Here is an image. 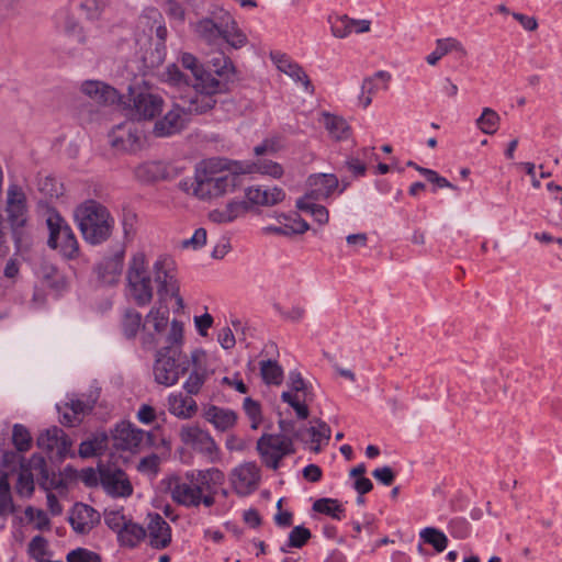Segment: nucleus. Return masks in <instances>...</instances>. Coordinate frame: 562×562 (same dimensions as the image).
I'll return each instance as SVG.
<instances>
[{"mask_svg":"<svg viewBox=\"0 0 562 562\" xmlns=\"http://www.w3.org/2000/svg\"><path fill=\"white\" fill-rule=\"evenodd\" d=\"M125 249L123 247L104 257L95 267L98 279L106 285L115 284L123 270Z\"/></svg>","mask_w":562,"mask_h":562,"instance_id":"obj_20","label":"nucleus"},{"mask_svg":"<svg viewBox=\"0 0 562 562\" xmlns=\"http://www.w3.org/2000/svg\"><path fill=\"white\" fill-rule=\"evenodd\" d=\"M12 442L18 451L26 452L32 446V437L26 427L15 424L12 430Z\"/></svg>","mask_w":562,"mask_h":562,"instance_id":"obj_50","label":"nucleus"},{"mask_svg":"<svg viewBox=\"0 0 562 562\" xmlns=\"http://www.w3.org/2000/svg\"><path fill=\"white\" fill-rule=\"evenodd\" d=\"M260 479L261 471L255 461L238 464L229 474L233 490L241 496H246L255 492L259 486Z\"/></svg>","mask_w":562,"mask_h":562,"instance_id":"obj_12","label":"nucleus"},{"mask_svg":"<svg viewBox=\"0 0 562 562\" xmlns=\"http://www.w3.org/2000/svg\"><path fill=\"white\" fill-rule=\"evenodd\" d=\"M225 482V474L217 468L190 470L182 475L168 479L167 488L171 499L184 507H212L217 488Z\"/></svg>","mask_w":562,"mask_h":562,"instance_id":"obj_1","label":"nucleus"},{"mask_svg":"<svg viewBox=\"0 0 562 562\" xmlns=\"http://www.w3.org/2000/svg\"><path fill=\"white\" fill-rule=\"evenodd\" d=\"M164 100L161 97L140 92L133 99L135 115L139 120H151L162 111Z\"/></svg>","mask_w":562,"mask_h":562,"instance_id":"obj_28","label":"nucleus"},{"mask_svg":"<svg viewBox=\"0 0 562 562\" xmlns=\"http://www.w3.org/2000/svg\"><path fill=\"white\" fill-rule=\"evenodd\" d=\"M390 75L386 71H378L372 77L366 78L361 86L359 104L366 109L371 102L373 95L380 90H386L390 81Z\"/></svg>","mask_w":562,"mask_h":562,"instance_id":"obj_33","label":"nucleus"},{"mask_svg":"<svg viewBox=\"0 0 562 562\" xmlns=\"http://www.w3.org/2000/svg\"><path fill=\"white\" fill-rule=\"evenodd\" d=\"M323 124L333 138L337 140L348 138L350 128L342 117L329 113H324Z\"/></svg>","mask_w":562,"mask_h":562,"instance_id":"obj_39","label":"nucleus"},{"mask_svg":"<svg viewBox=\"0 0 562 562\" xmlns=\"http://www.w3.org/2000/svg\"><path fill=\"white\" fill-rule=\"evenodd\" d=\"M104 521L106 526L117 535L119 531L123 529V527L130 521V519L124 516L122 509L105 510Z\"/></svg>","mask_w":562,"mask_h":562,"instance_id":"obj_55","label":"nucleus"},{"mask_svg":"<svg viewBox=\"0 0 562 562\" xmlns=\"http://www.w3.org/2000/svg\"><path fill=\"white\" fill-rule=\"evenodd\" d=\"M99 479L104 491L113 497H128L133 493V486L121 469L102 467L99 469Z\"/></svg>","mask_w":562,"mask_h":562,"instance_id":"obj_14","label":"nucleus"},{"mask_svg":"<svg viewBox=\"0 0 562 562\" xmlns=\"http://www.w3.org/2000/svg\"><path fill=\"white\" fill-rule=\"evenodd\" d=\"M271 58L280 71L288 75L295 82L301 83L306 92L314 93V86L307 74L297 63L293 61L285 54L280 53L271 54Z\"/></svg>","mask_w":562,"mask_h":562,"instance_id":"obj_23","label":"nucleus"},{"mask_svg":"<svg viewBox=\"0 0 562 562\" xmlns=\"http://www.w3.org/2000/svg\"><path fill=\"white\" fill-rule=\"evenodd\" d=\"M448 527L450 533L458 539H464L470 533V524L462 517L451 519Z\"/></svg>","mask_w":562,"mask_h":562,"instance_id":"obj_60","label":"nucleus"},{"mask_svg":"<svg viewBox=\"0 0 562 562\" xmlns=\"http://www.w3.org/2000/svg\"><path fill=\"white\" fill-rule=\"evenodd\" d=\"M113 148L123 151H135L140 147V135L133 122L116 125L109 134Z\"/></svg>","mask_w":562,"mask_h":562,"instance_id":"obj_18","label":"nucleus"},{"mask_svg":"<svg viewBox=\"0 0 562 562\" xmlns=\"http://www.w3.org/2000/svg\"><path fill=\"white\" fill-rule=\"evenodd\" d=\"M116 536L117 542L121 547L134 549L145 539L146 529L142 525L130 519Z\"/></svg>","mask_w":562,"mask_h":562,"instance_id":"obj_35","label":"nucleus"},{"mask_svg":"<svg viewBox=\"0 0 562 562\" xmlns=\"http://www.w3.org/2000/svg\"><path fill=\"white\" fill-rule=\"evenodd\" d=\"M127 290L132 300L138 306H147L154 299L155 274L153 265L144 251L132 255L126 271Z\"/></svg>","mask_w":562,"mask_h":562,"instance_id":"obj_5","label":"nucleus"},{"mask_svg":"<svg viewBox=\"0 0 562 562\" xmlns=\"http://www.w3.org/2000/svg\"><path fill=\"white\" fill-rule=\"evenodd\" d=\"M331 32L333 35L338 38H345L351 33H355L352 19L348 18L347 15L338 18L331 26Z\"/></svg>","mask_w":562,"mask_h":562,"instance_id":"obj_58","label":"nucleus"},{"mask_svg":"<svg viewBox=\"0 0 562 562\" xmlns=\"http://www.w3.org/2000/svg\"><path fill=\"white\" fill-rule=\"evenodd\" d=\"M67 562H101L98 553L85 548H77L67 553Z\"/></svg>","mask_w":562,"mask_h":562,"instance_id":"obj_57","label":"nucleus"},{"mask_svg":"<svg viewBox=\"0 0 562 562\" xmlns=\"http://www.w3.org/2000/svg\"><path fill=\"white\" fill-rule=\"evenodd\" d=\"M420 539L434 547L437 552H442L448 546L447 536L439 529L434 527H426L419 532Z\"/></svg>","mask_w":562,"mask_h":562,"instance_id":"obj_45","label":"nucleus"},{"mask_svg":"<svg viewBox=\"0 0 562 562\" xmlns=\"http://www.w3.org/2000/svg\"><path fill=\"white\" fill-rule=\"evenodd\" d=\"M260 374L266 384L280 385L283 381V370L274 360L260 361Z\"/></svg>","mask_w":562,"mask_h":562,"instance_id":"obj_42","label":"nucleus"},{"mask_svg":"<svg viewBox=\"0 0 562 562\" xmlns=\"http://www.w3.org/2000/svg\"><path fill=\"white\" fill-rule=\"evenodd\" d=\"M25 194L18 184H10L7 193V212L10 223L20 226L24 223L26 204Z\"/></svg>","mask_w":562,"mask_h":562,"instance_id":"obj_24","label":"nucleus"},{"mask_svg":"<svg viewBox=\"0 0 562 562\" xmlns=\"http://www.w3.org/2000/svg\"><path fill=\"white\" fill-rule=\"evenodd\" d=\"M499 122L501 117L495 110L484 108L481 115L476 119V126L484 134L493 135L497 132Z\"/></svg>","mask_w":562,"mask_h":562,"instance_id":"obj_43","label":"nucleus"},{"mask_svg":"<svg viewBox=\"0 0 562 562\" xmlns=\"http://www.w3.org/2000/svg\"><path fill=\"white\" fill-rule=\"evenodd\" d=\"M169 323V312L167 308L151 307L143 323L142 342L144 346H156L158 344L157 335L164 333Z\"/></svg>","mask_w":562,"mask_h":562,"instance_id":"obj_16","label":"nucleus"},{"mask_svg":"<svg viewBox=\"0 0 562 562\" xmlns=\"http://www.w3.org/2000/svg\"><path fill=\"white\" fill-rule=\"evenodd\" d=\"M16 492L22 496H31L34 492V479L30 469L21 467V472L16 482Z\"/></svg>","mask_w":562,"mask_h":562,"instance_id":"obj_53","label":"nucleus"},{"mask_svg":"<svg viewBox=\"0 0 562 562\" xmlns=\"http://www.w3.org/2000/svg\"><path fill=\"white\" fill-rule=\"evenodd\" d=\"M100 515L91 506L77 503L71 509L69 522L77 533H88L99 524Z\"/></svg>","mask_w":562,"mask_h":562,"instance_id":"obj_22","label":"nucleus"},{"mask_svg":"<svg viewBox=\"0 0 562 562\" xmlns=\"http://www.w3.org/2000/svg\"><path fill=\"white\" fill-rule=\"evenodd\" d=\"M106 7L108 0H78L77 3L79 14L88 21L99 20Z\"/></svg>","mask_w":562,"mask_h":562,"instance_id":"obj_40","label":"nucleus"},{"mask_svg":"<svg viewBox=\"0 0 562 562\" xmlns=\"http://www.w3.org/2000/svg\"><path fill=\"white\" fill-rule=\"evenodd\" d=\"M246 202L248 205L272 206L282 202L285 193L281 188L261 189L260 187H249L246 192Z\"/></svg>","mask_w":562,"mask_h":562,"instance_id":"obj_30","label":"nucleus"},{"mask_svg":"<svg viewBox=\"0 0 562 562\" xmlns=\"http://www.w3.org/2000/svg\"><path fill=\"white\" fill-rule=\"evenodd\" d=\"M211 65L213 71L218 77L224 78L225 80H229L235 74V67L232 60L224 55L213 57L211 60Z\"/></svg>","mask_w":562,"mask_h":562,"instance_id":"obj_52","label":"nucleus"},{"mask_svg":"<svg viewBox=\"0 0 562 562\" xmlns=\"http://www.w3.org/2000/svg\"><path fill=\"white\" fill-rule=\"evenodd\" d=\"M147 518L146 536L150 547L158 550L167 548L171 543L170 525L157 513L148 514Z\"/></svg>","mask_w":562,"mask_h":562,"instance_id":"obj_21","label":"nucleus"},{"mask_svg":"<svg viewBox=\"0 0 562 562\" xmlns=\"http://www.w3.org/2000/svg\"><path fill=\"white\" fill-rule=\"evenodd\" d=\"M159 467V458L157 454H150L148 457L143 458L138 463V471L144 473H153L156 474Z\"/></svg>","mask_w":562,"mask_h":562,"instance_id":"obj_64","label":"nucleus"},{"mask_svg":"<svg viewBox=\"0 0 562 562\" xmlns=\"http://www.w3.org/2000/svg\"><path fill=\"white\" fill-rule=\"evenodd\" d=\"M134 175L142 182H154L165 177L166 169L159 161H147L137 166Z\"/></svg>","mask_w":562,"mask_h":562,"instance_id":"obj_37","label":"nucleus"},{"mask_svg":"<svg viewBox=\"0 0 562 562\" xmlns=\"http://www.w3.org/2000/svg\"><path fill=\"white\" fill-rule=\"evenodd\" d=\"M281 398L288 403L300 419H306L310 415L307 403L313 401V393L305 392V394H292V392H283Z\"/></svg>","mask_w":562,"mask_h":562,"instance_id":"obj_36","label":"nucleus"},{"mask_svg":"<svg viewBox=\"0 0 562 562\" xmlns=\"http://www.w3.org/2000/svg\"><path fill=\"white\" fill-rule=\"evenodd\" d=\"M193 396L182 392L170 393L167 398L169 413L180 419L192 418L198 412V403Z\"/></svg>","mask_w":562,"mask_h":562,"instance_id":"obj_25","label":"nucleus"},{"mask_svg":"<svg viewBox=\"0 0 562 562\" xmlns=\"http://www.w3.org/2000/svg\"><path fill=\"white\" fill-rule=\"evenodd\" d=\"M244 411L248 418L250 419L251 429H257L261 422H262V415H261V406L257 401H254L251 397H246L244 400Z\"/></svg>","mask_w":562,"mask_h":562,"instance_id":"obj_54","label":"nucleus"},{"mask_svg":"<svg viewBox=\"0 0 562 562\" xmlns=\"http://www.w3.org/2000/svg\"><path fill=\"white\" fill-rule=\"evenodd\" d=\"M46 224L49 248L57 250L67 260L77 259L80 254L79 243L67 221L56 211H49Z\"/></svg>","mask_w":562,"mask_h":562,"instance_id":"obj_6","label":"nucleus"},{"mask_svg":"<svg viewBox=\"0 0 562 562\" xmlns=\"http://www.w3.org/2000/svg\"><path fill=\"white\" fill-rule=\"evenodd\" d=\"M202 416L218 431H227L233 428L237 422V415L234 411L216 405L206 406L203 409Z\"/></svg>","mask_w":562,"mask_h":562,"instance_id":"obj_32","label":"nucleus"},{"mask_svg":"<svg viewBox=\"0 0 562 562\" xmlns=\"http://www.w3.org/2000/svg\"><path fill=\"white\" fill-rule=\"evenodd\" d=\"M451 52H456L459 57L467 56L465 48L458 40L452 37L437 40L435 50L426 57V60L429 65L434 66L439 59Z\"/></svg>","mask_w":562,"mask_h":562,"instance_id":"obj_34","label":"nucleus"},{"mask_svg":"<svg viewBox=\"0 0 562 562\" xmlns=\"http://www.w3.org/2000/svg\"><path fill=\"white\" fill-rule=\"evenodd\" d=\"M47 541L42 536H35L29 543V553L35 560L43 562L42 559L46 554Z\"/></svg>","mask_w":562,"mask_h":562,"instance_id":"obj_61","label":"nucleus"},{"mask_svg":"<svg viewBox=\"0 0 562 562\" xmlns=\"http://www.w3.org/2000/svg\"><path fill=\"white\" fill-rule=\"evenodd\" d=\"M153 272L157 293L161 300L171 296L179 308H183V299L180 295V283L177 279V263L169 255H160L153 263Z\"/></svg>","mask_w":562,"mask_h":562,"instance_id":"obj_8","label":"nucleus"},{"mask_svg":"<svg viewBox=\"0 0 562 562\" xmlns=\"http://www.w3.org/2000/svg\"><path fill=\"white\" fill-rule=\"evenodd\" d=\"M162 81L177 88H191L187 76L179 69L176 64L169 65L162 74Z\"/></svg>","mask_w":562,"mask_h":562,"instance_id":"obj_51","label":"nucleus"},{"mask_svg":"<svg viewBox=\"0 0 562 562\" xmlns=\"http://www.w3.org/2000/svg\"><path fill=\"white\" fill-rule=\"evenodd\" d=\"M183 68L190 70L194 77L195 82L199 83L206 78H214L210 72L205 71L203 65L191 53H182L179 58Z\"/></svg>","mask_w":562,"mask_h":562,"instance_id":"obj_44","label":"nucleus"},{"mask_svg":"<svg viewBox=\"0 0 562 562\" xmlns=\"http://www.w3.org/2000/svg\"><path fill=\"white\" fill-rule=\"evenodd\" d=\"M238 170L241 175L259 173L279 179L283 176V168L280 164L266 158H258L256 161L237 160Z\"/></svg>","mask_w":562,"mask_h":562,"instance_id":"obj_31","label":"nucleus"},{"mask_svg":"<svg viewBox=\"0 0 562 562\" xmlns=\"http://www.w3.org/2000/svg\"><path fill=\"white\" fill-rule=\"evenodd\" d=\"M256 449L263 465L272 470H278L285 457L295 453L293 438L282 434H262Z\"/></svg>","mask_w":562,"mask_h":562,"instance_id":"obj_7","label":"nucleus"},{"mask_svg":"<svg viewBox=\"0 0 562 562\" xmlns=\"http://www.w3.org/2000/svg\"><path fill=\"white\" fill-rule=\"evenodd\" d=\"M187 373L189 374L182 389L189 395H198L214 373L209 366L207 355L204 350L195 349L190 353Z\"/></svg>","mask_w":562,"mask_h":562,"instance_id":"obj_10","label":"nucleus"},{"mask_svg":"<svg viewBox=\"0 0 562 562\" xmlns=\"http://www.w3.org/2000/svg\"><path fill=\"white\" fill-rule=\"evenodd\" d=\"M249 205L246 201L231 200L222 209H214L209 212L207 217L215 224H228L246 215Z\"/></svg>","mask_w":562,"mask_h":562,"instance_id":"obj_29","label":"nucleus"},{"mask_svg":"<svg viewBox=\"0 0 562 562\" xmlns=\"http://www.w3.org/2000/svg\"><path fill=\"white\" fill-rule=\"evenodd\" d=\"M75 221L86 243L100 245L114 229L115 220L109 209L95 200H86L75 209Z\"/></svg>","mask_w":562,"mask_h":562,"instance_id":"obj_4","label":"nucleus"},{"mask_svg":"<svg viewBox=\"0 0 562 562\" xmlns=\"http://www.w3.org/2000/svg\"><path fill=\"white\" fill-rule=\"evenodd\" d=\"M312 535L311 531L303 527L296 526L289 533L288 542L284 547L281 548L282 552H288L289 548H302L310 539Z\"/></svg>","mask_w":562,"mask_h":562,"instance_id":"obj_49","label":"nucleus"},{"mask_svg":"<svg viewBox=\"0 0 562 562\" xmlns=\"http://www.w3.org/2000/svg\"><path fill=\"white\" fill-rule=\"evenodd\" d=\"M313 509L317 513L325 514L337 520L344 518L345 509L337 499L321 498L313 504Z\"/></svg>","mask_w":562,"mask_h":562,"instance_id":"obj_46","label":"nucleus"},{"mask_svg":"<svg viewBox=\"0 0 562 562\" xmlns=\"http://www.w3.org/2000/svg\"><path fill=\"white\" fill-rule=\"evenodd\" d=\"M315 425L300 429L294 434V438L302 441L311 451L318 453L328 445L331 430L323 420H314Z\"/></svg>","mask_w":562,"mask_h":562,"instance_id":"obj_15","label":"nucleus"},{"mask_svg":"<svg viewBox=\"0 0 562 562\" xmlns=\"http://www.w3.org/2000/svg\"><path fill=\"white\" fill-rule=\"evenodd\" d=\"M183 127V109L176 105L169 110L164 117L156 121L153 133L157 137H168L179 133Z\"/></svg>","mask_w":562,"mask_h":562,"instance_id":"obj_27","label":"nucleus"},{"mask_svg":"<svg viewBox=\"0 0 562 562\" xmlns=\"http://www.w3.org/2000/svg\"><path fill=\"white\" fill-rule=\"evenodd\" d=\"M81 91L100 105H112L120 101L119 92L102 81H86L81 86Z\"/></svg>","mask_w":562,"mask_h":562,"instance_id":"obj_26","label":"nucleus"},{"mask_svg":"<svg viewBox=\"0 0 562 562\" xmlns=\"http://www.w3.org/2000/svg\"><path fill=\"white\" fill-rule=\"evenodd\" d=\"M183 323L173 319L170 323L166 346L159 348L153 364L154 381L166 387L176 385L189 371V356L182 350Z\"/></svg>","mask_w":562,"mask_h":562,"instance_id":"obj_3","label":"nucleus"},{"mask_svg":"<svg viewBox=\"0 0 562 562\" xmlns=\"http://www.w3.org/2000/svg\"><path fill=\"white\" fill-rule=\"evenodd\" d=\"M150 440V434L122 422L113 432V445L117 450L137 452Z\"/></svg>","mask_w":562,"mask_h":562,"instance_id":"obj_13","label":"nucleus"},{"mask_svg":"<svg viewBox=\"0 0 562 562\" xmlns=\"http://www.w3.org/2000/svg\"><path fill=\"white\" fill-rule=\"evenodd\" d=\"M25 516L35 524L36 529L44 530L49 528V518L43 509H35L30 506L25 509Z\"/></svg>","mask_w":562,"mask_h":562,"instance_id":"obj_59","label":"nucleus"},{"mask_svg":"<svg viewBox=\"0 0 562 562\" xmlns=\"http://www.w3.org/2000/svg\"><path fill=\"white\" fill-rule=\"evenodd\" d=\"M143 328L142 315L134 310H127L122 319V330L126 338H134Z\"/></svg>","mask_w":562,"mask_h":562,"instance_id":"obj_47","label":"nucleus"},{"mask_svg":"<svg viewBox=\"0 0 562 562\" xmlns=\"http://www.w3.org/2000/svg\"><path fill=\"white\" fill-rule=\"evenodd\" d=\"M315 201L316 200L301 198L296 201V207L303 212L310 213L317 223L324 225L328 223L329 212L324 205L317 204Z\"/></svg>","mask_w":562,"mask_h":562,"instance_id":"obj_41","label":"nucleus"},{"mask_svg":"<svg viewBox=\"0 0 562 562\" xmlns=\"http://www.w3.org/2000/svg\"><path fill=\"white\" fill-rule=\"evenodd\" d=\"M14 510L13 501L10 492V484L7 474L0 475V516H8Z\"/></svg>","mask_w":562,"mask_h":562,"instance_id":"obj_48","label":"nucleus"},{"mask_svg":"<svg viewBox=\"0 0 562 562\" xmlns=\"http://www.w3.org/2000/svg\"><path fill=\"white\" fill-rule=\"evenodd\" d=\"M36 445L41 450L47 453H55L59 458H65L71 448V441L58 427H52L41 432L37 437Z\"/></svg>","mask_w":562,"mask_h":562,"instance_id":"obj_17","label":"nucleus"},{"mask_svg":"<svg viewBox=\"0 0 562 562\" xmlns=\"http://www.w3.org/2000/svg\"><path fill=\"white\" fill-rule=\"evenodd\" d=\"M225 85L216 78H206L205 81L194 83L189 88V93L182 95L183 104L187 105V110L193 113H204L211 110L216 100L214 95L223 92Z\"/></svg>","mask_w":562,"mask_h":562,"instance_id":"obj_9","label":"nucleus"},{"mask_svg":"<svg viewBox=\"0 0 562 562\" xmlns=\"http://www.w3.org/2000/svg\"><path fill=\"white\" fill-rule=\"evenodd\" d=\"M372 476L385 486L392 485L395 480L394 471L387 465L375 469Z\"/></svg>","mask_w":562,"mask_h":562,"instance_id":"obj_63","label":"nucleus"},{"mask_svg":"<svg viewBox=\"0 0 562 562\" xmlns=\"http://www.w3.org/2000/svg\"><path fill=\"white\" fill-rule=\"evenodd\" d=\"M224 29L211 19H202L194 25V32L209 44H216L221 40Z\"/></svg>","mask_w":562,"mask_h":562,"instance_id":"obj_38","label":"nucleus"},{"mask_svg":"<svg viewBox=\"0 0 562 562\" xmlns=\"http://www.w3.org/2000/svg\"><path fill=\"white\" fill-rule=\"evenodd\" d=\"M221 38L225 40V42L228 43L234 48H240L247 42L246 35L235 27L234 21H232L231 30L228 29V26H226V29H224Z\"/></svg>","mask_w":562,"mask_h":562,"instance_id":"obj_56","label":"nucleus"},{"mask_svg":"<svg viewBox=\"0 0 562 562\" xmlns=\"http://www.w3.org/2000/svg\"><path fill=\"white\" fill-rule=\"evenodd\" d=\"M103 449V441L99 439H91L82 441L79 446V454L82 458L94 457Z\"/></svg>","mask_w":562,"mask_h":562,"instance_id":"obj_62","label":"nucleus"},{"mask_svg":"<svg viewBox=\"0 0 562 562\" xmlns=\"http://www.w3.org/2000/svg\"><path fill=\"white\" fill-rule=\"evenodd\" d=\"M237 160L227 158H209L199 162L194 170L192 193L202 201L221 199L234 193L241 179Z\"/></svg>","mask_w":562,"mask_h":562,"instance_id":"obj_2","label":"nucleus"},{"mask_svg":"<svg viewBox=\"0 0 562 562\" xmlns=\"http://www.w3.org/2000/svg\"><path fill=\"white\" fill-rule=\"evenodd\" d=\"M181 441L193 451L203 454L210 461H216L220 448L209 430L196 425L183 426L180 430Z\"/></svg>","mask_w":562,"mask_h":562,"instance_id":"obj_11","label":"nucleus"},{"mask_svg":"<svg viewBox=\"0 0 562 562\" xmlns=\"http://www.w3.org/2000/svg\"><path fill=\"white\" fill-rule=\"evenodd\" d=\"M307 191L303 198L327 200L339 189V180L334 173H313L306 181Z\"/></svg>","mask_w":562,"mask_h":562,"instance_id":"obj_19","label":"nucleus"}]
</instances>
